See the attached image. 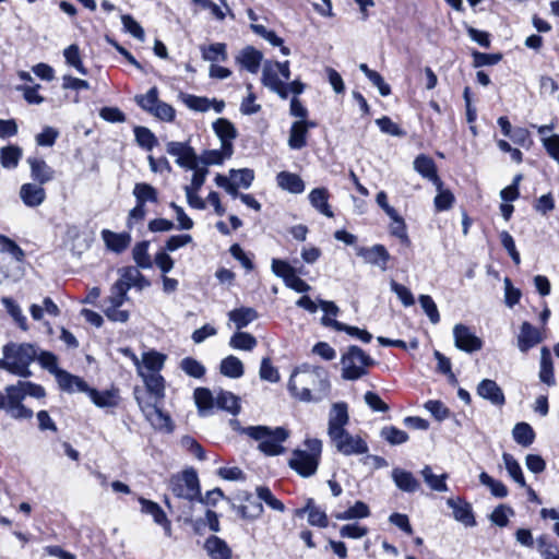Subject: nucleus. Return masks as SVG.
<instances>
[{
  "mask_svg": "<svg viewBox=\"0 0 559 559\" xmlns=\"http://www.w3.org/2000/svg\"><path fill=\"white\" fill-rule=\"evenodd\" d=\"M26 396L44 399L46 390L32 381L19 380L14 384H9L0 391V411H4L14 420L32 419L34 412L24 404Z\"/></svg>",
  "mask_w": 559,
  "mask_h": 559,
  "instance_id": "nucleus-1",
  "label": "nucleus"
},
{
  "mask_svg": "<svg viewBox=\"0 0 559 559\" xmlns=\"http://www.w3.org/2000/svg\"><path fill=\"white\" fill-rule=\"evenodd\" d=\"M2 355L0 370L25 379L33 376L29 367L37 356L36 344L9 342L3 345Z\"/></svg>",
  "mask_w": 559,
  "mask_h": 559,
  "instance_id": "nucleus-2",
  "label": "nucleus"
},
{
  "mask_svg": "<svg viewBox=\"0 0 559 559\" xmlns=\"http://www.w3.org/2000/svg\"><path fill=\"white\" fill-rule=\"evenodd\" d=\"M241 433L260 441L258 449L269 456L282 454L285 451L282 443L289 437L287 429L283 427L272 429L267 426L245 427L241 429Z\"/></svg>",
  "mask_w": 559,
  "mask_h": 559,
  "instance_id": "nucleus-3",
  "label": "nucleus"
},
{
  "mask_svg": "<svg viewBox=\"0 0 559 559\" xmlns=\"http://www.w3.org/2000/svg\"><path fill=\"white\" fill-rule=\"evenodd\" d=\"M307 450L296 449L292 453L288 465L301 477H310L317 473L321 453L322 441L320 439H306Z\"/></svg>",
  "mask_w": 559,
  "mask_h": 559,
  "instance_id": "nucleus-4",
  "label": "nucleus"
},
{
  "mask_svg": "<svg viewBox=\"0 0 559 559\" xmlns=\"http://www.w3.org/2000/svg\"><path fill=\"white\" fill-rule=\"evenodd\" d=\"M374 364L373 359L360 347L350 345L341 357L342 378L355 381L367 374L368 367Z\"/></svg>",
  "mask_w": 559,
  "mask_h": 559,
  "instance_id": "nucleus-5",
  "label": "nucleus"
},
{
  "mask_svg": "<svg viewBox=\"0 0 559 559\" xmlns=\"http://www.w3.org/2000/svg\"><path fill=\"white\" fill-rule=\"evenodd\" d=\"M325 368L322 366H314L308 362H304L294 368L287 383V390L289 394L301 402H312L313 394L310 388L304 386L301 390L298 389L297 382L299 379L316 378L322 382L325 377Z\"/></svg>",
  "mask_w": 559,
  "mask_h": 559,
  "instance_id": "nucleus-6",
  "label": "nucleus"
},
{
  "mask_svg": "<svg viewBox=\"0 0 559 559\" xmlns=\"http://www.w3.org/2000/svg\"><path fill=\"white\" fill-rule=\"evenodd\" d=\"M133 197L135 205L128 213L127 227L132 229L136 224L142 223L146 216V203L158 202V191L152 185L146 182H138L134 185Z\"/></svg>",
  "mask_w": 559,
  "mask_h": 559,
  "instance_id": "nucleus-7",
  "label": "nucleus"
},
{
  "mask_svg": "<svg viewBox=\"0 0 559 559\" xmlns=\"http://www.w3.org/2000/svg\"><path fill=\"white\" fill-rule=\"evenodd\" d=\"M169 489L179 499L194 502L201 489L198 473L194 468H186L169 479Z\"/></svg>",
  "mask_w": 559,
  "mask_h": 559,
  "instance_id": "nucleus-8",
  "label": "nucleus"
},
{
  "mask_svg": "<svg viewBox=\"0 0 559 559\" xmlns=\"http://www.w3.org/2000/svg\"><path fill=\"white\" fill-rule=\"evenodd\" d=\"M271 269L277 277L283 280L286 287L297 293H307L311 289L310 285L297 275V269L287 261L273 259Z\"/></svg>",
  "mask_w": 559,
  "mask_h": 559,
  "instance_id": "nucleus-9",
  "label": "nucleus"
},
{
  "mask_svg": "<svg viewBox=\"0 0 559 559\" xmlns=\"http://www.w3.org/2000/svg\"><path fill=\"white\" fill-rule=\"evenodd\" d=\"M136 401L144 417L155 430L164 431L167 433L174 431V424L170 416L164 413L157 405L159 401L150 403L142 401L140 397H136Z\"/></svg>",
  "mask_w": 559,
  "mask_h": 559,
  "instance_id": "nucleus-10",
  "label": "nucleus"
},
{
  "mask_svg": "<svg viewBox=\"0 0 559 559\" xmlns=\"http://www.w3.org/2000/svg\"><path fill=\"white\" fill-rule=\"evenodd\" d=\"M337 452L345 456L366 454L369 451L368 443L358 435H350L347 430L330 438Z\"/></svg>",
  "mask_w": 559,
  "mask_h": 559,
  "instance_id": "nucleus-11",
  "label": "nucleus"
},
{
  "mask_svg": "<svg viewBox=\"0 0 559 559\" xmlns=\"http://www.w3.org/2000/svg\"><path fill=\"white\" fill-rule=\"evenodd\" d=\"M453 337L455 346L466 353L478 352L483 348V341L469 326L459 323L453 328Z\"/></svg>",
  "mask_w": 559,
  "mask_h": 559,
  "instance_id": "nucleus-12",
  "label": "nucleus"
},
{
  "mask_svg": "<svg viewBox=\"0 0 559 559\" xmlns=\"http://www.w3.org/2000/svg\"><path fill=\"white\" fill-rule=\"evenodd\" d=\"M166 151L169 155L177 157L176 163L185 168H197L199 158L194 150L185 142H168Z\"/></svg>",
  "mask_w": 559,
  "mask_h": 559,
  "instance_id": "nucleus-13",
  "label": "nucleus"
},
{
  "mask_svg": "<svg viewBox=\"0 0 559 559\" xmlns=\"http://www.w3.org/2000/svg\"><path fill=\"white\" fill-rule=\"evenodd\" d=\"M356 253L358 257L362 258L366 263L378 266L382 271L388 270L391 255L383 245L378 243L372 247H358Z\"/></svg>",
  "mask_w": 559,
  "mask_h": 559,
  "instance_id": "nucleus-14",
  "label": "nucleus"
},
{
  "mask_svg": "<svg viewBox=\"0 0 559 559\" xmlns=\"http://www.w3.org/2000/svg\"><path fill=\"white\" fill-rule=\"evenodd\" d=\"M349 421L348 407L344 402L334 403L329 415L328 436L332 438L345 431Z\"/></svg>",
  "mask_w": 559,
  "mask_h": 559,
  "instance_id": "nucleus-15",
  "label": "nucleus"
},
{
  "mask_svg": "<svg viewBox=\"0 0 559 559\" xmlns=\"http://www.w3.org/2000/svg\"><path fill=\"white\" fill-rule=\"evenodd\" d=\"M448 507L452 510L455 521L466 527H474L477 522L472 504L462 498H450L447 500Z\"/></svg>",
  "mask_w": 559,
  "mask_h": 559,
  "instance_id": "nucleus-16",
  "label": "nucleus"
},
{
  "mask_svg": "<svg viewBox=\"0 0 559 559\" xmlns=\"http://www.w3.org/2000/svg\"><path fill=\"white\" fill-rule=\"evenodd\" d=\"M317 127L316 121L297 120L294 121L289 129L288 146L292 150H301L307 146V138L309 129Z\"/></svg>",
  "mask_w": 559,
  "mask_h": 559,
  "instance_id": "nucleus-17",
  "label": "nucleus"
},
{
  "mask_svg": "<svg viewBox=\"0 0 559 559\" xmlns=\"http://www.w3.org/2000/svg\"><path fill=\"white\" fill-rule=\"evenodd\" d=\"M477 395L490 402L495 406H503L506 404V396L502 389L495 380L484 379L476 388Z\"/></svg>",
  "mask_w": 559,
  "mask_h": 559,
  "instance_id": "nucleus-18",
  "label": "nucleus"
},
{
  "mask_svg": "<svg viewBox=\"0 0 559 559\" xmlns=\"http://www.w3.org/2000/svg\"><path fill=\"white\" fill-rule=\"evenodd\" d=\"M133 361L138 367L139 374L144 381L146 390L155 397L156 401H162L165 397V379L160 373H145L140 368V361L134 356Z\"/></svg>",
  "mask_w": 559,
  "mask_h": 559,
  "instance_id": "nucleus-19",
  "label": "nucleus"
},
{
  "mask_svg": "<svg viewBox=\"0 0 559 559\" xmlns=\"http://www.w3.org/2000/svg\"><path fill=\"white\" fill-rule=\"evenodd\" d=\"M308 515V523L311 526L325 528L329 525V519L324 510L316 506L312 498L307 499L305 507L295 511L296 516Z\"/></svg>",
  "mask_w": 559,
  "mask_h": 559,
  "instance_id": "nucleus-20",
  "label": "nucleus"
},
{
  "mask_svg": "<svg viewBox=\"0 0 559 559\" xmlns=\"http://www.w3.org/2000/svg\"><path fill=\"white\" fill-rule=\"evenodd\" d=\"M543 341L540 331L530 322L525 321L521 324L518 335V347L520 352L527 353Z\"/></svg>",
  "mask_w": 559,
  "mask_h": 559,
  "instance_id": "nucleus-21",
  "label": "nucleus"
},
{
  "mask_svg": "<svg viewBox=\"0 0 559 559\" xmlns=\"http://www.w3.org/2000/svg\"><path fill=\"white\" fill-rule=\"evenodd\" d=\"M275 67V62H265L262 71L261 82L278 96H285L284 80Z\"/></svg>",
  "mask_w": 559,
  "mask_h": 559,
  "instance_id": "nucleus-22",
  "label": "nucleus"
},
{
  "mask_svg": "<svg viewBox=\"0 0 559 559\" xmlns=\"http://www.w3.org/2000/svg\"><path fill=\"white\" fill-rule=\"evenodd\" d=\"M414 169L424 178L436 185L437 189L442 187V181L437 173V166L430 156L418 155L414 160Z\"/></svg>",
  "mask_w": 559,
  "mask_h": 559,
  "instance_id": "nucleus-23",
  "label": "nucleus"
},
{
  "mask_svg": "<svg viewBox=\"0 0 559 559\" xmlns=\"http://www.w3.org/2000/svg\"><path fill=\"white\" fill-rule=\"evenodd\" d=\"M139 502L141 504V511L145 514L152 515L154 522L160 525L166 535H170L171 533V523L167 519L166 513L160 508V506L152 500L145 499L143 497L139 498Z\"/></svg>",
  "mask_w": 559,
  "mask_h": 559,
  "instance_id": "nucleus-24",
  "label": "nucleus"
},
{
  "mask_svg": "<svg viewBox=\"0 0 559 559\" xmlns=\"http://www.w3.org/2000/svg\"><path fill=\"white\" fill-rule=\"evenodd\" d=\"M20 198L27 207H37L46 200V191L38 183H23L20 188Z\"/></svg>",
  "mask_w": 559,
  "mask_h": 559,
  "instance_id": "nucleus-25",
  "label": "nucleus"
},
{
  "mask_svg": "<svg viewBox=\"0 0 559 559\" xmlns=\"http://www.w3.org/2000/svg\"><path fill=\"white\" fill-rule=\"evenodd\" d=\"M263 55L252 46H247L236 57V62L250 73H258L261 67Z\"/></svg>",
  "mask_w": 559,
  "mask_h": 559,
  "instance_id": "nucleus-26",
  "label": "nucleus"
},
{
  "mask_svg": "<svg viewBox=\"0 0 559 559\" xmlns=\"http://www.w3.org/2000/svg\"><path fill=\"white\" fill-rule=\"evenodd\" d=\"M27 164L31 168V178L35 183L45 185L55 178V170L39 157H28Z\"/></svg>",
  "mask_w": 559,
  "mask_h": 559,
  "instance_id": "nucleus-27",
  "label": "nucleus"
},
{
  "mask_svg": "<svg viewBox=\"0 0 559 559\" xmlns=\"http://www.w3.org/2000/svg\"><path fill=\"white\" fill-rule=\"evenodd\" d=\"M308 199L311 206L316 209L320 214L329 218L334 216L331 205L329 204L330 192L326 188L320 187L312 189L308 195Z\"/></svg>",
  "mask_w": 559,
  "mask_h": 559,
  "instance_id": "nucleus-28",
  "label": "nucleus"
},
{
  "mask_svg": "<svg viewBox=\"0 0 559 559\" xmlns=\"http://www.w3.org/2000/svg\"><path fill=\"white\" fill-rule=\"evenodd\" d=\"M59 388L66 392H84L88 390L87 383L80 377L73 376L70 372L59 369L55 374Z\"/></svg>",
  "mask_w": 559,
  "mask_h": 559,
  "instance_id": "nucleus-29",
  "label": "nucleus"
},
{
  "mask_svg": "<svg viewBox=\"0 0 559 559\" xmlns=\"http://www.w3.org/2000/svg\"><path fill=\"white\" fill-rule=\"evenodd\" d=\"M102 238L106 247L115 253L123 252L131 242L129 233H115L109 229L102 230Z\"/></svg>",
  "mask_w": 559,
  "mask_h": 559,
  "instance_id": "nucleus-30",
  "label": "nucleus"
},
{
  "mask_svg": "<svg viewBox=\"0 0 559 559\" xmlns=\"http://www.w3.org/2000/svg\"><path fill=\"white\" fill-rule=\"evenodd\" d=\"M321 321L324 326L332 328L336 331L345 332L353 337L359 338L364 343H370L372 340V335L367 330H361L357 326L347 325L343 322H340L335 319H331L329 317H322Z\"/></svg>",
  "mask_w": 559,
  "mask_h": 559,
  "instance_id": "nucleus-31",
  "label": "nucleus"
},
{
  "mask_svg": "<svg viewBox=\"0 0 559 559\" xmlns=\"http://www.w3.org/2000/svg\"><path fill=\"white\" fill-rule=\"evenodd\" d=\"M392 479L395 486L404 492H415L420 488V483L413 473L400 467L392 469Z\"/></svg>",
  "mask_w": 559,
  "mask_h": 559,
  "instance_id": "nucleus-32",
  "label": "nucleus"
},
{
  "mask_svg": "<svg viewBox=\"0 0 559 559\" xmlns=\"http://www.w3.org/2000/svg\"><path fill=\"white\" fill-rule=\"evenodd\" d=\"M204 549L212 559H230L233 555L227 543L216 535L205 539Z\"/></svg>",
  "mask_w": 559,
  "mask_h": 559,
  "instance_id": "nucleus-33",
  "label": "nucleus"
},
{
  "mask_svg": "<svg viewBox=\"0 0 559 559\" xmlns=\"http://www.w3.org/2000/svg\"><path fill=\"white\" fill-rule=\"evenodd\" d=\"M277 186L285 191L294 194H300L305 191V182L297 174L281 171L276 176Z\"/></svg>",
  "mask_w": 559,
  "mask_h": 559,
  "instance_id": "nucleus-34",
  "label": "nucleus"
},
{
  "mask_svg": "<svg viewBox=\"0 0 559 559\" xmlns=\"http://www.w3.org/2000/svg\"><path fill=\"white\" fill-rule=\"evenodd\" d=\"M21 261H14L8 255L0 254V283L16 282L22 276Z\"/></svg>",
  "mask_w": 559,
  "mask_h": 559,
  "instance_id": "nucleus-35",
  "label": "nucleus"
},
{
  "mask_svg": "<svg viewBox=\"0 0 559 559\" xmlns=\"http://www.w3.org/2000/svg\"><path fill=\"white\" fill-rule=\"evenodd\" d=\"M92 402L100 408L116 407L119 403V395L117 390L98 391L88 386L85 391Z\"/></svg>",
  "mask_w": 559,
  "mask_h": 559,
  "instance_id": "nucleus-36",
  "label": "nucleus"
},
{
  "mask_svg": "<svg viewBox=\"0 0 559 559\" xmlns=\"http://www.w3.org/2000/svg\"><path fill=\"white\" fill-rule=\"evenodd\" d=\"M539 380L549 386L556 384L551 353L546 346L540 349Z\"/></svg>",
  "mask_w": 559,
  "mask_h": 559,
  "instance_id": "nucleus-37",
  "label": "nucleus"
},
{
  "mask_svg": "<svg viewBox=\"0 0 559 559\" xmlns=\"http://www.w3.org/2000/svg\"><path fill=\"white\" fill-rule=\"evenodd\" d=\"M512 437L519 445L528 448L534 443L536 433L530 424L521 421L513 427Z\"/></svg>",
  "mask_w": 559,
  "mask_h": 559,
  "instance_id": "nucleus-38",
  "label": "nucleus"
},
{
  "mask_svg": "<svg viewBox=\"0 0 559 559\" xmlns=\"http://www.w3.org/2000/svg\"><path fill=\"white\" fill-rule=\"evenodd\" d=\"M219 372L227 378L239 379L245 373V367L238 357L229 355L222 359L219 364Z\"/></svg>",
  "mask_w": 559,
  "mask_h": 559,
  "instance_id": "nucleus-39",
  "label": "nucleus"
},
{
  "mask_svg": "<svg viewBox=\"0 0 559 559\" xmlns=\"http://www.w3.org/2000/svg\"><path fill=\"white\" fill-rule=\"evenodd\" d=\"M228 318L238 330H241L258 318V312L250 307H240L229 311Z\"/></svg>",
  "mask_w": 559,
  "mask_h": 559,
  "instance_id": "nucleus-40",
  "label": "nucleus"
},
{
  "mask_svg": "<svg viewBox=\"0 0 559 559\" xmlns=\"http://www.w3.org/2000/svg\"><path fill=\"white\" fill-rule=\"evenodd\" d=\"M201 57L205 61H210L213 63L218 61L227 60V46L224 43H215L209 46L201 45L200 46Z\"/></svg>",
  "mask_w": 559,
  "mask_h": 559,
  "instance_id": "nucleus-41",
  "label": "nucleus"
},
{
  "mask_svg": "<svg viewBox=\"0 0 559 559\" xmlns=\"http://www.w3.org/2000/svg\"><path fill=\"white\" fill-rule=\"evenodd\" d=\"M193 396L201 416H206L212 413L213 407L215 406V397L209 389L197 388Z\"/></svg>",
  "mask_w": 559,
  "mask_h": 559,
  "instance_id": "nucleus-42",
  "label": "nucleus"
},
{
  "mask_svg": "<svg viewBox=\"0 0 559 559\" xmlns=\"http://www.w3.org/2000/svg\"><path fill=\"white\" fill-rule=\"evenodd\" d=\"M502 461L504 463V467L509 474V476L512 478V480L518 484L520 487H527L522 467L519 463V461L510 453L503 452L502 453Z\"/></svg>",
  "mask_w": 559,
  "mask_h": 559,
  "instance_id": "nucleus-43",
  "label": "nucleus"
},
{
  "mask_svg": "<svg viewBox=\"0 0 559 559\" xmlns=\"http://www.w3.org/2000/svg\"><path fill=\"white\" fill-rule=\"evenodd\" d=\"M300 384H302L304 386H312L316 395H313V400L312 402H319L321 400H323L324 397H326L330 393V389H331V383H330V380H329V373L328 371L325 370V377H324V382L320 381L319 379H316V378H305V379H299L298 381Z\"/></svg>",
  "mask_w": 559,
  "mask_h": 559,
  "instance_id": "nucleus-44",
  "label": "nucleus"
},
{
  "mask_svg": "<svg viewBox=\"0 0 559 559\" xmlns=\"http://www.w3.org/2000/svg\"><path fill=\"white\" fill-rule=\"evenodd\" d=\"M215 406L219 409L226 411L231 415H237L240 412L239 397L228 391H219L215 396Z\"/></svg>",
  "mask_w": 559,
  "mask_h": 559,
  "instance_id": "nucleus-45",
  "label": "nucleus"
},
{
  "mask_svg": "<svg viewBox=\"0 0 559 559\" xmlns=\"http://www.w3.org/2000/svg\"><path fill=\"white\" fill-rule=\"evenodd\" d=\"M420 474H421L425 483L431 490H435L438 492L448 491V489H449L448 485H447L448 474L444 473L441 475H436V474H433L432 468L429 465H426L420 471Z\"/></svg>",
  "mask_w": 559,
  "mask_h": 559,
  "instance_id": "nucleus-46",
  "label": "nucleus"
},
{
  "mask_svg": "<svg viewBox=\"0 0 559 559\" xmlns=\"http://www.w3.org/2000/svg\"><path fill=\"white\" fill-rule=\"evenodd\" d=\"M246 503L237 507V513L245 520H257L264 511L260 501L254 500L251 495L245 498Z\"/></svg>",
  "mask_w": 559,
  "mask_h": 559,
  "instance_id": "nucleus-47",
  "label": "nucleus"
},
{
  "mask_svg": "<svg viewBox=\"0 0 559 559\" xmlns=\"http://www.w3.org/2000/svg\"><path fill=\"white\" fill-rule=\"evenodd\" d=\"M166 356L155 350L144 353L142 356V366L140 368L145 373H154L163 369Z\"/></svg>",
  "mask_w": 559,
  "mask_h": 559,
  "instance_id": "nucleus-48",
  "label": "nucleus"
},
{
  "mask_svg": "<svg viewBox=\"0 0 559 559\" xmlns=\"http://www.w3.org/2000/svg\"><path fill=\"white\" fill-rule=\"evenodd\" d=\"M22 148L17 145H8L0 150V163L3 168L14 169L22 158Z\"/></svg>",
  "mask_w": 559,
  "mask_h": 559,
  "instance_id": "nucleus-49",
  "label": "nucleus"
},
{
  "mask_svg": "<svg viewBox=\"0 0 559 559\" xmlns=\"http://www.w3.org/2000/svg\"><path fill=\"white\" fill-rule=\"evenodd\" d=\"M131 288V284L127 281L118 280L114 283L110 288V296H108L104 304H116V306H122L128 299V292Z\"/></svg>",
  "mask_w": 559,
  "mask_h": 559,
  "instance_id": "nucleus-50",
  "label": "nucleus"
},
{
  "mask_svg": "<svg viewBox=\"0 0 559 559\" xmlns=\"http://www.w3.org/2000/svg\"><path fill=\"white\" fill-rule=\"evenodd\" d=\"M0 254L8 255L14 261L24 262V250L11 238L0 235Z\"/></svg>",
  "mask_w": 559,
  "mask_h": 559,
  "instance_id": "nucleus-51",
  "label": "nucleus"
},
{
  "mask_svg": "<svg viewBox=\"0 0 559 559\" xmlns=\"http://www.w3.org/2000/svg\"><path fill=\"white\" fill-rule=\"evenodd\" d=\"M1 304L5 308L7 312L13 318L19 328L23 331L28 330L27 319L23 314L21 307L10 297H3Z\"/></svg>",
  "mask_w": 559,
  "mask_h": 559,
  "instance_id": "nucleus-52",
  "label": "nucleus"
},
{
  "mask_svg": "<svg viewBox=\"0 0 559 559\" xmlns=\"http://www.w3.org/2000/svg\"><path fill=\"white\" fill-rule=\"evenodd\" d=\"M257 338L248 333L238 331L234 333L229 340V346L239 350H252L257 346Z\"/></svg>",
  "mask_w": 559,
  "mask_h": 559,
  "instance_id": "nucleus-53",
  "label": "nucleus"
},
{
  "mask_svg": "<svg viewBox=\"0 0 559 559\" xmlns=\"http://www.w3.org/2000/svg\"><path fill=\"white\" fill-rule=\"evenodd\" d=\"M370 515V509L364 501H356L355 504L344 512L335 514L341 521H349L356 519H366Z\"/></svg>",
  "mask_w": 559,
  "mask_h": 559,
  "instance_id": "nucleus-54",
  "label": "nucleus"
},
{
  "mask_svg": "<svg viewBox=\"0 0 559 559\" xmlns=\"http://www.w3.org/2000/svg\"><path fill=\"white\" fill-rule=\"evenodd\" d=\"M150 242L147 240L135 243L132 249V258L140 269H151L152 260L148 254Z\"/></svg>",
  "mask_w": 559,
  "mask_h": 559,
  "instance_id": "nucleus-55",
  "label": "nucleus"
},
{
  "mask_svg": "<svg viewBox=\"0 0 559 559\" xmlns=\"http://www.w3.org/2000/svg\"><path fill=\"white\" fill-rule=\"evenodd\" d=\"M138 145L146 151L153 150L157 145L156 135L146 127L136 126L133 129Z\"/></svg>",
  "mask_w": 559,
  "mask_h": 559,
  "instance_id": "nucleus-56",
  "label": "nucleus"
},
{
  "mask_svg": "<svg viewBox=\"0 0 559 559\" xmlns=\"http://www.w3.org/2000/svg\"><path fill=\"white\" fill-rule=\"evenodd\" d=\"M391 218L390 233L392 236L400 239L401 243L411 247L412 242L407 235V228L404 219L399 215L389 216Z\"/></svg>",
  "mask_w": 559,
  "mask_h": 559,
  "instance_id": "nucleus-57",
  "label": "nucleus"
},
{
  "mask_svg": "<svg viewBox=\"0 0 559 559\" xmlns=\"http://www.w3.org/2000/svg\"><path fill=\"white\" fill-rule=\"evenodd\" d=\"M380 437L391 445L403 444L408 440V433L395 426H384L380 430Z\"/></svg>",
  "mask_w": 559,
  "mask_h": 559,
  "instance_id": "nucleus-58",
  "label": "nucleus"
},
{
  "mask_svg": "<svg viewBox=\"0 0 559 559\" xmlns=\"http://www.w3.org/2000/svg\"><path fill=\"white\" fill-rule=\"evenodd\" d=\"M479 481L481 485L487 486L496 498H506L509 493L508 487L501 480L492 478L486 472L479 474Z\"/></svg>",
  "mask_w": 559,
  "mask_h": 559,
  "instance_id": "nucleus-59",
  "label": "nucleus"
},
{
  "mask_svg": "<svg viewBox=\"0 0 559 559\" xmlns=\"http://www.w3.org/2000/svg\"><path fill=\"white\" fill-rule=\"evenodd\" d=\"M179 366L187 376L194 379H202L206 372L204 365L193 357H185Z\"/></svg>",
  "mask_w": 559,
  "mask_h": 559,
  "instance_id": "nucleus-60",
  "label": "nucleus"
},
{
  "mask_svg": "<svg viewBox=\"0 0 559 559\" xmlns=\"http://www.w3.org/2000/svg\"><path fill=\"white\" fill-rule=\"evenodd\" d=\"M212 127L221 141L235 140L237 138L235 126L226 118H218L213 122Z\"/></svg>",
  "mask_w": 559,
  "mask_h": 559,
  "instance_id": "nucleus-61",
  "label": "nucleus"
},
{
  "mask_svg": "<svg viewBox=\"0 0 559 559\" xmlns=\"http://www.w3.org/2000/svg\"><path fill=\"white\" fill-rule=\"evenodd\" d=\"M134 100L144 111L152 114L155 108L154 106L159 102L158 88L153 86L145 94L136 95Z\"/></svg>",
  "mask_w": 559,
  "mask_h": 559,
  "instance_id": "nucleus-62",
  "label": "nucleus"
},
{
  "mask_svg": "<svg viewBox=\"0 0 559 559\" xmlns=\"http://www.w3.org/2000/svg\"><path fill=\"white\" fill-rule=\"evenodd\" d=\"M43 369L55 374L60 368L58 367V357L48 350H40L37 346L36 359Z\"/></svg>",
  "mask_w": 559,
  "mask_h": 559,
  "instance_id": "nucleus-63",
  "label": "nucleus"
},
{
  "mask_svg": "<svg viewBox=\"0 0 559 559\" xmlns=\"http://www.w3.org/2000/svg\"><path fill=\"white\" fill-rule=\"evenodd\" d=\"M255 491L259 500L264 501L267 507L280 512L285 511L284 503L272 493L269 487L259 486L257 487Z\"/></svg>",
  "mask_w": 559,
  "mask_h": 559,
  "instance_id": "nucleus-64",
  "label": "nucleus"
}]
</instances>
